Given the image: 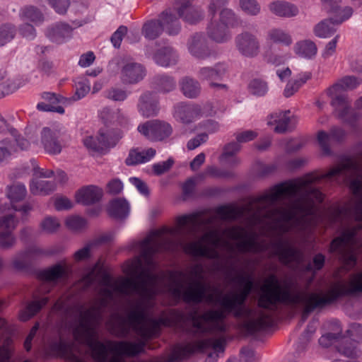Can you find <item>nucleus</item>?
Instances as JSON below:
<instances>
[{"mask_svg": "<svg viewBox=\"0 0 362 362\" xmlns=\"http://www.w3.org/2000/svg\"><path fill=\"white\" fill-rule=\"evenodd\" d=\"M173 163V160L169 158L165 161L155 163L153 165V170L154 174L156 175H160L165 173L170 169Z\"/></svg>", "mask_w": 362, "mask_h": 362, "instance_id": "338daca9", "label": "nucleus"}, {"mask_svg": "<svg viewBox=\"0 0 362 362\" xmlns=\"http://www.w3.org/2000/svg\"><path fill=\"white\" fill-rule=\"evenodd\" d=\"M205 175L214 178H230L234 173L229 170L220 169L216 166H208L205 170Z\"/></svg>", "mask_w": 362, "mask_h": 362, "instance_id": "3c124183", "label": "nucleus"}, {"mask_svg": "<svg viewBox=\"0 0 362 362\" xmlns=\"http://www.w3.org/2000/svg\"><path fill=\"white\" fill-rule=\"evenodd\" d=\"M189 276L193 279V281H200L203 283L204 279V267L201 263H197L192 265L189 272Z\"/></svg>", "mask_w": 362, "mask_h": 362, "instance_id": "052dcab7", "label": "nucleus"}, {"mask_svg": "<svg viewBox=\"0 0 362 362\" xmlns=\"http://www.w3.org/2000/svg\"><path fill=\"white\" fill-rule=\"evenodd\" d=\"M322 179L346 183L354 196L353 203L331 209L328 218L330 225L343 230L341 235L332 241L330 252L349 269L356 264L353 247L356 233L362 229V152L356 158H347L326 173L307 174L277 185L255 197V226L269 225L279 235L272 246L284 265L299 264L303 259L301 251L281 236L290 231L304 233L313 225L316 207L324 199V194L313 184Z\"/></svg>", "mask_w": 362, "mask_h": 362, "instance_id": "f257e3e1", "label": "nucleus"}, {"mask_svg": "<svg viewBox=\"0 0 362 362\" xmlns=\"http://www.w3.org/2000/svg\"><path fill=\"white\" fill-rule=\"evenodd\" d=\"M59 226V221L56 218L53 217H47L41 223L42 230L48 233L55 232Z\"/></svg>", "mask_w": 362, "mask_h": 362, "instance_id": "4d7b16f0", "label": "nucleus"}, {"mask_svg": "<svg viewBox=\"0 0 362 362\" xmlns=\"http://www.w3.org/2000/svg\"><path fill=\"white\" fill-rule=\"evenodd\" d=\"M40 276L45 281V286H47V284L67 279L68 269L66 265L57 264L46 270L42 271Z\"/></svg>", "mask_w": 362, "mask_h": 362, "instance_id": "7c9ffc66", "label": "nucleus"}, {"mask_svg": "<svg viewBox=\"0 0 362 362\" xmlns=\"http://www.w3.org/2000/svg\"><path fill=\"white\" fill-rule=\"evenodd\" d=\"M325 9L327 12L332 16V19L338 24L342 23L344 21L348 20L353 14V8L350 6H344L341 10L344 12V16L339 14V5H340L341 0H321Z\"/></svg>", "mask_w": 362, "mask_h": 362, "instance_id": "cd10ccee", "label": "nucleus"}, {"mask_svg": "<svg viewBox=\"0 0 362 362\" xmlns=\"http://www.w3.org/2000/svg\"><path fill=\"white\" fill-rule=\"evenodd\" d=\"M127 33V28L124 25H120L117 30L111 36L110 40L115 48H119L124 36Z\"/></svg>", "mask_w": 362, "mask_h": 362, "instance_id": "680f3d73", "label": "nucleus"}, {"mask_svg": "<svg viewBox=\"0 0 362 362\" xmlns=\"http://www.w3.org/2000/svg\"><path fill=\"white\" fill-rule=\"evenodd\" d=\"M224 344L223 339L212 338L179 343L174 346L166 362H177L188 358L196 351H204L209 348H212L216 351L223 352Z\"/></svg>", "mask_w": 362, "mask_h": 362, "instance_id": "6e6552de", "label": "nucleus"}, {"mask_svg": "<svg viewBox=\"0 0 362 362\" xmlns=\"http://www.w3.org/2000/svg\"><path fill=\"white\" fill-rule=\"evenodd\" d=\"M146 69L143 65L136 62L128 63L121 71V79L124 83L134 84L143 80Z\"/></svg>", "mask_w": 362, "mask_h": 362, "instance_id": "393cba45", "label": "nucleus"}, {"mask_svg": "<svg viewBox=\"0 0 362 362\" xmlns=\"http://www.w3.org/2000/svg\"><path fill=\"white\" fill-rule=\"evenodd\" d=\"M356 293H362V271L351 276L349 284L337 283L329 291L328 295L317 293L298 291L294 295H299V300L295 303H283L289 305H303L301 316V324L304 323L311 312L317 308H322L333 302L338 298Z\"/></svg>", "mask_w": 362, "mask_h": 362, "instance_id": "39448f33", "label": "nucleus"}, {"mask_svg": "<svg viewBox=\"0 0 362 362\" xmlns=\"http://www.w3.org/2000/svg\"><path fill=\"white\" fill-rule=\"evenodd\" d=\"M228 238L237 241L236 247L241 253H259L263 252L264 246L257 241L258 235L255 231H249L243 226H232L223 230Z\"/></svg>", "mask_w": 362, "mask_h": 362, "instance_id": "9b49d317", "label": "nucleus"}, {"mask_svg": "<svg viewBox=\"0 0 362 362\" xmlns=\"http://www.w3.org/2000/svg\"><path fill=\"white\" fill-rule=\"evenodd\" d=\"M317 141L324 154L329 155L331 153L330 144L332 139H331L329 133L324 131L319 132L317 134Z\"/></svg>", "mask_w": 362, "mask_h": 362, "instance_id": "864d4df0", "label": "nucleus"}, {"mask_svg": "<svg viewBox=\"0 0 362 362\" xmlns=\"http://www.w3.org/2000/svg\"><path fill=\"white\" fill-rule=\"evenodd\" d=\"M235 45L241 55L248 58L256 57L261 50V43L257 35L247 30L235 36Z\"/></svg>", "mask_w": 362, "mask_h": 362, "instance_id": "4468645a", "label": "nucleus"}, {"mask_svg": "<svg viewBox=\"0 0 362 362\" xmlns=\"http://www.w3.org/2000/svg\"><path fill=\"white\" fill-rule=\"evenodd\" d=\"M18 222V218L13 214H7L0 218V247L10 249L14 246L16 240L12 232Z\"/></svg>", "mask_w": 362, "mask_h": 362, "instance_id": "dca6fc26", "label": "nucleus"}, {"mask_svg": "<svg viewBox=\"0 0 362 362\" xmlns=\"http://www.w3.org/2000/svg\"><path fill=\"white\" fill-rule=\"evenodd\" d=\"M193 0H180L176 10L180 18L190 24H195L204 18V11L199 7L192 4Z\"/></svg>", "mask_w": 362, "mask_h": 362, "instance_id": "aec40b11", "label": "nucleus"}, {"mask_svg": "<svg viewBox=\"0 0 362 362\" xmlns=\"http://www.w3.org/2000/svg\"><path fill=\"white\" fill-rule=\"evenodd\" d=\"M208 134L206 133H202L197 135L195 137L188 141L187 147L189 150H194L199 147L201 144L206 142L208 140Z\"/></svg>", "mask_w": 362, "mask_h": 362, "instance_id": "774afa93", "label": "nucleus"}, {"mask_svg": "<svg viewBox=\"0 0 362 362\" xmlns=\"http://www.w3.org/2000/svg\"><path fill=\"white\" fill-rule=\"evenodd\" d=\"M19 16L22 20L30 21L35 24L41 23L44 21L42 12L33 6H26L21 8Z\"/></svg>", "mask_w": 362, "mask_h": 362, "instance_id": "37998d69", "label": "nucleus"}, {"mask_svg": "<svg viewBox=\"0 0 362 362\" xmlns=\"http://www.w3.org/2000/svg\"><path fill=\"white\" fill-rule=\"evenodd\" d=\"M42 99L47 103L56 105L58 103H65L67 98L54 93L45 92L42 94Z\"/></svg>", "mask_w": 362, "mask_h": 362, "instance_id": "e2e57ef3", "label": "nucleus"}, {"mask_svg": "<svg viewBox=\"0 0 362 362\" xmlns=\"http://www.w3.org/2000/svg\"><path fill=\"white\" fill-rule=\"evenodd\" d=\"M119 109L112 110L109 107H104L100 112V117L105 123L115 124L116 117H119Z\"/></svg>", "mask_w": 362, "mask_h": 362, "instance_id": "5fc2aeb1", "label": "nucleus"}, {"mask_svg": "<svg viewBox=\"0 0 362 362\" xmlns=\"http://www.w3.org/2000/svg\"><path fill=\"white\" fill-rule=\"evenodd\" d=\"M267 40L271 43L290 46L293 43L291 35L280 28H272L267 33Z\"/></svg>", "mask_w": 362, "mask_h": 362, "instance_id": "f704fd0d", "label": "nucleus"}, {"mask_svg": "<svg viewBox=\"0 0 362 362\" xmlns=\"http://www.w3.org/2000/svg\"><path fill=\"white\" fill-rule=\"evenodd\" d=\"M337 350L342 355L349 358L357 357L360 354L355 342L348 339H346L341 344L337 346Z\"/></svg>", "mask_w": 362, "mask_h": 362, "instance_id": "49530a36", "label": "nucleus"}, {"mask_svg": "<svg viewBox=\"0 0 362 362\" xmlns=\"http://www.w3.org/2000/svg\"><path fill=\"white\" fill-rule=\"evenodd\" d=\"M21 86V82L20 80H8L5 83L0 84V90L2 91L3 95H8L18 90Z\"/></svg>", "mask_w": 362, "mask_h": 362, "instance_id": "13d9d810", "label": "nucleus"}, {"mask_svg": "<svg viewBox=\"0 0 362 362\" xmlns=\"http://www.w3.org/2000/svg\"><path fill=\"white\" fill-rule=\"evenodd\" d=\"M269 8L272 13L279 17L291 18L298 13L297 6L283 1H276L270 3Z\"/></svg>", "mask_w": 362, "mask_h": 362, "instance_id": "2f4dec72", "label": "nucleus"}, {"mask_svg": "<svg viewBox=\"0 0 362 362\" xmlns=\"http://www.w3.org/2000/svg\"><path fill=\"white\" fill-rule=\"evenodd\" d=\"M228 71V66L223 62H218L213 66H202L197 73V78L202 81L211 82L222 80Z\"/></svg>", "mask_w": 362, "mask_h": 362, "instance_id": "b1692460", "label": "nucleus"}, {"mask_svg": "<svg viewBox=\"0 0 362 362\" xmlns=\"http://www.w3.org/2000/svg\"><path fill=\"white\" fill-rule=\"evenodd\" d=\"M41 145L45 151L51 155L60 153L62 145L59 141V132L56 129L44 127L41 131Z\"/></svg>", "mask_w": 362, "mask_h": 362, "instance_id": "412c9836", "label": "nucleus"}, {"mask_svg": "<svg viewBox=\"0 0 362 362\" xmlns=\"http://www.w3.org/2000/svg\"><path fill=\"white\" fill-rule=\"evenodd\" d=\"M72 28L66 23H58L54 24L45 31V35L52 42L62 43L71 35Z\"/></svg>", "mask_w": 362, "mask_h": 362, "instance_id": "c756f323", "label": "nucleus"}, {"mask_svg": "<svg viewBox=\"0 0 362 362\" xmlns=\"http://www.w3.org/2000/svg\"><path fill=\"white\" fill-rule=\"evenodd\" d=\"M336 25L339 24L331 16L330 18L323 20L317 23L314 28V33L318 37H329L335 33L337 30Z\"/></svg>", "mask_w": 362, "mask_h": 362, "instance_id": "4c0bfd02", "label": "nucleus"}, {"mask_svg": "<svg viewBox=\"0 0 362 362\" xmlns=\"http://www.w3.org/2000/svg\"><path fill=\"white\" fill-rule=\"evenodd\" d=\"M6 194L13 205V209L21 212L23 217L26 216L33 209V206L30 202L25 203L21 207H17L14 205V203L24 199L27 194V189L23 184L17 182L8 186Z\"/></svg>", "mask_w": 362, "mask_h": 362, "instance_id": "6ab92c4d", "label": "nucleus"}, {"mask_svg": "<svg viewBox=\"0 0 362 362\" xmlns=\"http://www.w3.org/2000/svg\"><path fill=\"white\" fill-rule=\"evenodd\" d=\"M299 300V295L291 293L289 287H283L275 274L269 275L260 287L257 306L272 313L276 312L279 305L295 303Z\"/></svg>", "mask_w": 362, "mask_h": 362, "instance_id": "0eeeda50", "label": "nucleus"}, {"mask_svg": "<svg viewBox=\"0 0 362 362\" xmlns=\"http://www.w3.org/2000/svg\"><path fill=\"white\" fill-rule=\"evenodd\" d=\"M156 150L149 148L141 151L138 149H132L129 151L128 157L125 160L127 165H135L149 161L155 155Z\"/></svg>", "mask_w": 362, "mask_h": 362, "instance_id": "72a5a7b5", "label": "nucleus"}, {"mask_svg": "<svg viewBox=\"0 0 362 362\" xmlns=\"http://www.w3.org/2000/svg\"><path fill=\"white\" fill-rule=\"evenodd\" d=\"M333 325L336 327L334 330V333L328 332L325 334H323L319 339V344L322 347H329L332 345L337 340L341 337V328L340 327V324L339 321H334Z\"/></svg>", "mask_w": 362, "mask_h": 362, "instance_id": "c03bdc74", "label": "nucleus"}, {"mask_svg": "<svg viewBox=\"0 0 362 362\" xmlns=\"http://www.w3.org/2000/svg\"><path fill=\"white\" fill-rule=\"evenodd\" d=\"M221 243V238L216 230L206 232L199 240L182 243L185 252L194 257H206L214 259L219 257L215 247Z\"/></svg>", "mask_w": 362, "mask_h": 362, "instance_id": "1a4fd4ad", "label": "nucleus"}, {"mask_svg": "<svg viewBox=\"0 0 362 362\" xmlns=\"http://www.w3.org/2000/svg\"><path fill=\"white\" fill-rule=\"evenodd\" d=\"M181 26L178 18L170 11H163L159 20H153L144 23L142 34L148 40H155L165 30L170 35L179 33Z\"/></svg>", "mask_w": 362, "mask_h": 362, "instance_id": "9d476101", "label": "nucleus"}, {"mask_svg": "<svg viewBox=\"0 0 362 362\" xmlns=\"http://www.w3.org/2000/svg\"><path fill=\"white\" fill-rule=\"evenodd\" d=\"M129 212V206L128 202L121 198H117L112 200L108 206V213L110 216L122 219L126 218Z\"/></svg>", "mask_w": 362, "mask_h": 362, "instance_id": "c9c22d12", "label": "nucleus"}, {"mask_svg": "<svg viewBox=\"0 0 362 362\" xmlns=\"http://www.w3.org/2000/svg\"><path fill=\"white\" fill-rule=\"evenodd\" d=\"M189 53L198 59H206L211 56V51L202 34L196 33L187 42Z\"/></svg>", "mask_w": 362, "mask_h": 362, "instance_id": "5701e85b", "label": "nucleus"}, {"mask_svg": "<svg viewBox=\"0 0 362 362\" xmlns=\"http://www.w3.org/2000/svg\"><path fill=\"white\" fill-rule=\"evenodd\" d=\"M201 114L200 106L194 103H180L174 106L173 117L184 124L194 122Z\"/></svg>", "mask_w": 362, "mask_h": 362, "instance_id": "f3484780", "label": "nucleus"}, {"mask_svg": "<svg viewBox=\"0 0 362 362\" xmlns=\"http://www.w3.org/2000/svg\"><path fill=\"white\" fill-rule=\"evenodd\" d=\"M56 188V184L52 181L33 180L30 184V191L34 195H46Z\"/></svg>", "mask_w": 362, "mask_h": 362, "instance_id": "ea45409f", "label": "nucleus"}, {"mask_svg": "<svg viewBox=\"0 0 362 362\" xmlns=\"http://www.w3.org/2000/svg\"><path fill=\"white\" fill-rule=\"evenodd\" d=\"M139 112L145 117L156 116L160 110L159 100L153 92L146 91L139 98Z\"/></svg>", "mask_w": 362, "mask_h": 362, "instance_id": "4be33fe9", "label": "nucleus"}, {"mask_svg": "<svg viewBox=\"0 0 362 362\" xmlns=\"http://www.w3.org/2000/svg\"><path fill=\"white\" fill-rule=\"evenodd\" d=\"M156 294L149 300H140L136 302L127 315L129 327L144 340L138 343L129 341H112L108 343V358L107 362H125L122 356H133L143 351L146 346L145 340L153 337L160 326L178 327L181 331L189 338L199 339L206 334H214L212 332L193 333L189 332L193 325L191 318L192 314L200 315L197 312L190 313L186 317L178 310H170L168 313H163L157 319H150L148 321L147 311L150 301Z\"/></svg>", "mask_w": 362, "mask_h": 362, "instance_id": "20e7f679", "label": "nucleus"}, {"mask_svg": "<svg viewBox=\"0 0 362 362\" xmlns=\"http://www.w3.org/2000/svg\"><path fill=\"white\" fill-rule=\"evenodd\" d=\"M66 225L70 230L78 231L86 226V221L79 216H71L66 219Z\"/></svg>", "mask_w": 362, "mask_h": 362, "instance_id": "6e6d98bb", "label": "nucleus"}, {"mask_svg": "<svg viewBox=\"0 0 362 362\" xmlns=\"http://www.w3.org/2000/svg\"><path fill=\"white\" fill-rule=\"evenodd\" d=\"M118 141V138L112 133L100 132L98 137L92 136H86L83 143L88 151L92 153H104L110 148L114 147Z\"/></svg>", "mask_w": 362, "mask_h": 362, "instance_id": "2eb2a0df", "label": "nucleus"}, {"mask_svg": "<svg viewBox=\"0 0 362 362\" xmlns=\"http://www.w3.org/2000/svg\"><path fill=\"white\" fill-rule=\"evenodd\" d=\"M151 87L158 93H167L173 90L176 87L175 78L166 74H158L151 79Z\"/></svg>", "mask_w": 362, "mask_h": 362, "instance_id": "473e14b6", "label": "nucleus"}, {"mask_svg": "<svg viewBox=\"0 0 362 362\" xmlns=\"http://www.w3.org/2000/svg\"><path fill=\"white\" fill-rule=\"evenodd\" d=\"M290 111L274 112L269 115L267 124L276 125L274 131L278 134H284L292 131L297 122V119L294 116H289Z\"/></svg>", "mask_w": 362, "mask_h": 362, "instance_id": "a211bd4d", "label": "nucleus"}, {"mask_svg": "<svg viewBox=\"0 0 362 362\" xmlns=\"http://www.w3.org/2000/svg\"><path fill=\"white\" fill-rule=\"evenodd\" d=\"M16 30L13 25L4 24L0 26V47L11 41L16 35Z\"/></svg>", "mask_w": 362, "mask_h": 362, "instance_id": "de8ad7c7", "label": "nucleus"}, {"mask_svg": "<svg viewBox=\"0 0 362 362\" xmlns=\"http://www.w3.org/2000/svg\"><path fill=\"white\" fill-rule=\"evenodd\" d=\"M127 96V90L117 87H111L105 92V97L113 101H124Z\"/></svg>", "mask_w": 362, "mask_h": 362, "instance_id": "603ef678", "label": "nucleus"}, {"mask_svg": "<svg viewBox=\"0 0 362 362\" xmlns=\"http://www.w3.org/2000/svg\"><path fill=\"white\" fill-rule=\"evenodd\" d=\"M199 212L183 215L177 218V227L163 228L155 230L139 243L140 256L137 260L139 267H144L134 279L126 278L120 282H112L108 275L102 281L100 298L87 309L82 305H72L61 299L54 303L52 311L61 319L60 329L71 327L76 341L86 345L95 362H107L108 343L98 340L97 327L103 320V314L115 293L125 296L136 294L143 300L151 299L158 293L159 275L153 273L156 263L155 254L162 251H173L175 243L173 238L177 235L195 237L202 227H207L214 222V217L201 218Z\"/></svg>", "mask_w": 362, "mask_h": 362, "instance_id": "f03ea898", "label": "nucleus"}, {"mask_svg": "<svg viewBox=\"0 0 362 362\" xmlns=\"http://www.w3.org/2000/svg\"><path fill=\"white\" fill-rule=\"evenodd\" d=\"M95 246H96L95 242H90L88 244H86L83 248L77 250L74 255L75 260L81 261L90 257V250Z\"/></svg>", "mask_w": 362, "mask_h": 362, "instance_id": "bf43d9fd", "label": "nucleus"}, {"mask_svg": "<svg viewBox=\"0 0 362 362\" xmlns=\"http://www.w3.org/2000/svg\"><path fill=\"white\" fill-rule=\"evenodd\" d=\"M241 9L247 15L257 16L260 12V6L256 0H240Z\"/></svg>", "mask_w": 362, "mask_h": 362, "instance_id": "8fccbe9b", "label": "nucleus"}, {"mask_svg": "<svg viewBox=\"0 0 362 362\" xmlns=\"http://www.w3.org/2000/svg\"><path fill=\"white\" fill-rule=\"evenodd\" d=\"M294 52L300 57L310 59L315 57L317 48L315 42L305 40L296 43Z\"/></svg>", "mask_w": 362, "mask_h": 362, "instance_id": "e433bc0d", "label": "nucleus"}, {"mask_svg": "<svg viewBox=\"0 0 362 362\" xmlns=\"http://www.w3.org/2000/svg\"><path fill=\"white\" fill-rule=\"evenodd\" d=\"M361 83V78L346 76L327 89V94L332 98L331 105L334 109L335 114L345 122L354 123L359 117V114L351 111L348 95L342 92L354 90Z\"/></svg>", "mask_w": 362, "mask_h": 362, "instance_id": "423d86ee", "label": "nucleus"}, {"mask_svg": "<svg viewBox=\"0 0 362 362\" xmlns=\"http://www.w3.org/2000/svg\"><path fill=\"white\" fill-rule=\"evenodd\" d=\"M48 302V298L43 297L40 300L30 302L20 314L21 321H27L38 313Z\"/></svg>", "mask_w": 362, "mask_h": 362, "instance_id": "79ce46f5", "label": "nucleus"}, {"mask_svg": "<svg viewBox=\"0 0 362 362\" xmlns=\"http://www.w3.org/2000/svg\"><path fill=\"white\" fill-rule=\"evenodd\" d=\"M243 286L241 292L230 291L218 293L215 296L209 295L207 302L217 305L218 308H210L200 315L192 314L193 325L189 332L193 333L212 332L214 334L226 332V319L232 315L235 318H243V327L251 334L269 328L273 325V317L269 311L263 308H250L245 306V301L251 293L253 281L249 275L238 274L235 279Z\"/></svg>", "mask_w": 362, "mask_h": 362, "instance_id": "7ed1b4c3", "label": "nucleus"}, {"mask_svg": "<svg viewBox=\"0 0 362 362\" xmlns=\"http://www.w3.org/2000/svg\"><path fill=\"white\" fill-rule=\"evenodd\" d=\"M248 88L252 95L258 97L265 95L269 90L267 83L260 78L252 79L248 85Z\"/></svg>", "mask_w": 362, "mask_h": 362, "instance_id": "a18cd8bd", "label": "nucleus"}, {"mask_svg": "<svg viewBox=\"0 0 362 362\" xmlns=\"http://www.w3.org/2000/svg\"><path fill=\"white\" fill-rule=\"evenodd\" d=\"M181 90L188 98H197L201 92V86L197 80L190 77H185L180 81Z\"/></svg>", "mask_w": 362, "mask_h": 362, "instance_id": "58836bf2", "label": "nucleus"}, {"mask_svg": "<svg viewBox=\"0 0 362 362\" xmlns=\"http://www.w3.org/2000/svg\"><path fill=\"white\" fill-rule=\"evenodd\" d=\"M206 34L211 40L219 44L228 42L231 37L230 31L214 18H211Z\"/></svg>", "mask_w": 362, "mask_h": 362, "instance_id": "bb28decb", "label": "nucleus"}, {"mask_svg": "<svg viewBox=\"0 0 362 362\" xmlns=\"http://www.w3.org/2000/svg\"><path fill=\"white\" fill-rule=\"evenodd\" d=\"M240 148L241 146L239 144L235 141L230 142L224 146L221 156H223V158L226 156H237V153L240 151Z\"/></svg>", "mask_w": 362, "mask_h": 362, "instance_id": "69168bd1", "label": "nucleus"}, {"mask_svg": "<svg viewBox=\"0 0 362 362\" xmlns=\"http://www.w3.org/2000/svg\"><path fill=\"white\" fill-rule=\"evenodd\" d=\"M30 262V257L25 250L18 252L12 259V265L17 270H23L27 268Z\"/></svg>", "mask_w": 362, "mask_h": 362, "instance_id": "09e8293b", "label": "nucleus"}, {"mask_svg": "<svg viewBox=\"0 0 362 362\" xmlns=\"http://www.w3.org/2000/svg\"><path fill=\"white\" fill-rule=\"evenodd\" d=\"M102 196L101 189L94 185H89L78 190L75 198L77 203L88 206L99 202Z\"/></svg>", "mask_w": 362, "mask_h": 362, "instance_id": "a878e982", "label": "nucleus"}, {"mask_svg": "<svg viewBox=\"0 0 362 362\" xmlns=\"http://www.w3.org/2000/svg\"><path fill=\"white\" fill-rule=\"evenodd\" d=\"M139 132L148 139L160 141L168 138L173 133L172 126L158 119L147 121L138 126Z\"/></svg>", "mask_w": 362, "mask_h": 362, "instance_id": "ddd939ff", "label": "nucleus"}, {"mask_svg": "<svg viewBox=\"0 0 362 362\" xmlns=\"http://www.w3.org/2000/svg\"><path fill=\"white\" fill-rule=\"evenodd\" d=\"M222 25L228 28H234L240 25L241 21L235 12L228 8H223L219 13V21Z\"/></svg>", "mask_w": 362, "mask_h": 362, "instance_id": "a19ab883", "label": "nucleus"}, {"mask_svg": "<svg viewBox=\"0 0 362 362\" xmlns=\"http://www.w3.org/2000/svg\"><path fill=\"white\" fill-rule=\"evenodd\" d=\"M174 285L170 288L171 295L176 299H182L187 303L199 304L204 300L207 302L209 294L207 293L208 285L200 281H193L187 288L183 290L182 283L174 281Z\"/></svg>", "mask_w": 362, "mask_h": 362, "instance_id": "f8f14e48", "label": "nucleus"}, {"mask_svg": "<svg viewBox=\"0 0 362 362\" xmlns=\"http://www.w3.org/2000/svg\"><path fill=\"white\" fill-rule=\"evenodd\" d=\"M325 260V258L322 254H317L313 257V264L309 263L306 266V270L308 272H315L321 269L324 266Z\"/></svg>", "mask_w": 362, "mask_h": 362, "instance_id": "0e129e2a", "label": "nucleus"}, {"mask_svg": "<svg viewBox=\"0 0 362 362\" xmlns=\"http://www.w3.org/2000/svg\"><path fill=\"white\" fill-rule=\"evenodd\" d=\"M153 61L159 66L168 67L175 65L179 59L177 52L171 47H164L152 55Z\"/></svg>", "mask_w": 362, "mask_h": 362, "instance_id": "c85d7f7f", "label": "nucleus"}]
</instances>
